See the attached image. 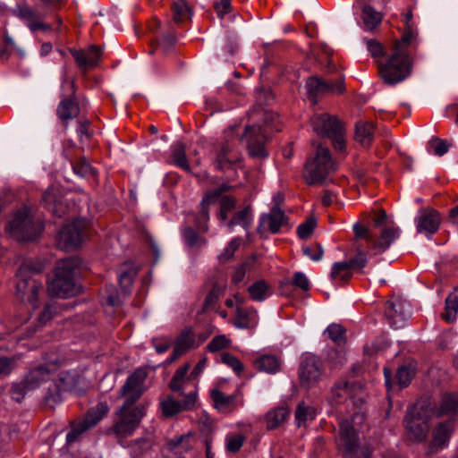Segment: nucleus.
Here are the masks:
<instances>
[{
  "mask_svg": "<svg viewBox=\"0 0 458 458\" xmlns=\"http://www.w3.org/2000/svg\"><path fill=\"white\" fill-rule=\"evenodd\" d=\"M182 237L190 248H201L207 243V239L199 235V233L191 226H186L182 230Z\"/></svg>",
  "mask_w": 458,
  "mask_h": 458,
  "instance_id": "37998d69",
  "label": "nucleus"
},
{
  "mask_svg": "<svg viewBox=\"0 0 458 458\" xmlns=\"http://www.w3.org/2000/svg\"><path fill=\"white\" fill-rule=\"evenodd\" d=\"M232 187L227 183H223L214 190L208 191L203 198L200 203V212L199 216L196 218V226L200 233H207L208 226L207 222L209 219L208 208L211 204H214L221 195L228 191Z\"/></svg>",
  "mask_w": 458,
  "mask_h": 458,
  "instance_id": "a211bd4d",
  "label": "nucleus"
},
{
  "mask_svg": "<svg viewBox=\"0 0 458 458\" xmlns=\"http://www.w3.org/2000/svg\"><path fill=\"white\" fill-rule=\"evenodd\" d=\"M415 38L416 33L413 31L411 25H408V27H405V32L401 39L395 40L392 48L397 51L403 50L404 53H408V47Z\"/></svg>",
  "mask_w": 458,
  "mask_h": 458,
  "instance_id": "de8ad7c7",
  "label": "nucleus"
},
{
  "mask_svg": "<svg viewBox=\"0 0 458 458\" xmlns=\"http://www.w3.org/2000/svg\"><path fill=\"white\" fill-rule=\"evenodd\" d=\"M232 187L227 183H223L214 190L208 191L203 198L200 203V212L199 216L196 218V226L200 233H207L208 226L207 222L209 219L208 208L211 204H214L221 195L228 191Z\"/></svg>",
  "mask_w": 458,
  "mask_h": 458,
  "instance_id": "6ab92c4d",
  "label": "nucleus"
},
{
  "mask_svg": "<svg viewBox=\"0 0 458 458\" xmlns=\"http://www.w3.org/2000/svg\"><path fill=\"white\" fill-rule=\"evenodd\" d=\"M190 369V364L186 363L180 367L174 374L169 387L173 392L183 395L185 386L192 379L191 376H186Z\"/></svg>",
  "mask_w": 458,
  "mask_h": 458,
  "instance_id": "7c9ffc66",
  "label": "nucleus"
},
{
  "mask_svg": "<svg viewBox=\"0 0 458 458\" xmlns=\"http://www.w3.org/2000/svg\"><path fill=\"white\" fill-rule=\"evenodd\" d=\"M290 414V411L285 407H277L267 413V428L275 429L283 424Z\"/></svg>",
  "mask_w": 458,
  "mask_h": 458,
  "instance_id": "473e14b6",
  "label": "nucleus"
},
{
  "mask_svg": "<svg viewBox=\"0 0 458 458\" xmlns=\"http://www.w3.org/2000/svg\"><path fill=\"white\" fill-rule=\"evenodd\" d=\"M256 368L269 374H274L280 369V361L276 356L264 355L257 359L254 362Z\"/></svg>",
  "mask_w": 458,
  "mask_h": 458,
  "instance_id": "4c0bfd02",
  "label": "nucleus"
},
{
  "mask_svg": "<svg viewBox=\"0 0 458 458\" xmlns=\"http://www.w3.org/2000/svg\"><path fill=\"white\" fill-rule=\"evenodd\" d=\"M225 289V285L215 283L213 284L212 289L208 293L207 297L205 298L203 306H202V312H206L208 310H211L215 308V305L216 301H218L219 297L223 294Z\"/></svg>",
  "mask_w": 458,
  "mask_h": 458,
  "instance_id": "79ce46f5",
  "label": "nucleus"
},
{
  "mask_svg": "<svg viewBox=\"0 0 458 458\" xmlns=\"http://www.w3.org/2000/svg\"><path fill=\"white\" fill-rule=\"evenodd\" d=\"M248 292L250 298L256 301H262L271 294L270 285L265 280H259L250 285Z\"/></svg>",
  "mask_w": 458,
  "mask_h": 458,
  "instance_id": "58836bf2",
  "label": "nucleus"
},
{
  "mask_svg": "<svg viewBox=\"0 0 458 458\" xmlns=\"http://www.w3.org/2000/svg\"><path fill=\"white\" fill-rule=\"evenodd\" d=\"M58 367V359L47 358L44 364L31 368L24 377L30 390H35L43 383H48L44 399L52 408L61 402V392L67 390L73 384V378L68 371L61 372L57 380L52 379Z\"/></svg>",
  "mask_w": 458,
  "mask_h": 458,
  "instance_id": "f03ea898",
  "label": "nucleus"
},
{
  "mask_svg": "<svg viewBox=\"0 0 458 458\" xmlns=\"http://www.w3.org/2000/svg\"><path fill=\"white\" fill-rule=\"evenodd\" d=\"M337 264H345L344 262H335L333 264L332 271L330 274L331 278L333 279H340L342 281H346L351 278L352 276V268L346 267L344 268L342 267H337Z\"/></svg>",
  "mask_w": 458,
  "mask_h": 458,
  "instance_id": "4d7b16f0",
  "label": "nucleus"
},
{
  "mask_svg": "<svg viewBox=\"0 0 458 458\" xmlns=\"http://www.w3.org/2000/svg\"><path fill=\"white\" fill-rule=\"evenodd\" d=\"M254 262H255V259H254V257H251V258L248 259L247 260H245L240 266L236 267L234 269V272L233 274V276H232L233 282L234 284L241 283L243 280V278L246 275V272L248 270H250V267L254 265Z\"/></svg>",
  "mask_w": 458,
  "mask_h": 458,
  "instance_id": "5fc2aeb1",
  "label": "nucleus"
},
{
  "mask_svg": "<svg viewBox=\"0 0 458 458\" xmlns=\"http://www.w3.org/2000/svg\"><path fill=\"white\" fill-rule=\"evenodd\" d=\"M61 100L56 107V115L62 124L67 125L68 122L78 117L81 112L79 103L75 98V83L69 80L64 71L62 78Z\"/></svg>",
  "mask_w": 458,
  "mask_h": 458,
  "instance_id": "9d476101",
  "label": "nucleus"
},
{
  "mask_svg": "<svg viewBox=\"0 0 458 458\" xmlns=\"http://www.w3.org/2000/svg\"><path fill=\"white\" fill-rule=\"evenodd\" d=\"M86 225L87 221L82 218L75 219L72 223L65 225L59 232L57 247L65 251L76 250L84 239Z\"/></svg>",
  "mask_w": 458,
  "mask_h": 458,
  "instance_id": "f8f14e48",
  "label": "nucleus"
},
{
  "mask_svg": "<svg viewBox=\"0 0 458 458\" xmlns=\"http://www.w3.org/2000/svg\"><path fill=\"white\" fill-rule=\"evenodd\" d=\"M364 414L355 413L352 419L339 422V434L335 439L336 446L344 458H369L371 449L367 445H360L353 424L361 423Z\"/></svg>",
  "mask_w": 458,
  "mask_h": 458,
  "instance_id": "39448f33",
  "label": "nucleus"
},
{
  "mask_svg": "<svg viewBox=\"0 0 458 458\" xmlns=\"http://www.w3.org/2000/svg\"><path fill=\"white\" fill-rule=\"evenodd\" d=\"M322 374V363L318 357L313 354L302 356L299 364V378L302 386L310 388L316 386Z\"/></svg>",
  "mask_w": 458,
  "mask_h": 458,
  "instance_id": "2eb2a0df",
  "label": "nucleus"
},
{
  "mask_svg": "<svg viewBox=\"0 0 458 458\" xmlns=\"http://www.w3.org/2000/svg\"><path fill=\"white\" fill-rule=\"evenodd\" d=\"M221 360L223 363L231 367L233 369V371L236 372L237 374H241L244 369V366L242 363V361L229 352L223 353L221 356Z\"/></svg>",
  "mask_w": 458,
  "mask_h": 458,
  "instance_id": "052dcab7",
  "label": "nucleus"
},
{
  "mask_svg": "<svg viewBox=\"0 0 458 458\" xmlns=\"http://www.w3.org/2000/svg\"><path fill=\"white\" fill-rule=\"evenodd\" d=\"M30 391H31L30 388L26 384V380L23 379L21 382L13 384L10 393L12 398L20 403Z\"/></svg>",
  "mask_w": 458,
  "mask_h": 458,
  "instance_id": "6e6d98bb",
  "label": "nucleus"
},
{
  "mask_svg": "<svg viewBox=\"0 0 458 458\" xmlns=\"http://www.w3.org/2000/svg\"><path fill=\"white\" fill-rule=\"evenodd\" d=\"M172 161L175 165L187 172H191V167L186 157V149L183 146L179 145L174 148L172 152Z\"/></svg>",
  "mask_w": 458,
  "mask_h": 458,
  "instance_id": "3c124183",
  "label": "nucleus"
},
{
  "mask_svg": "<svg viewBox=\"0 0 458 458\" xmlns=\"http://www.w3.org/2000/svg\"><path fill=\"white\" fill-rule=\"evenodd\" d=\"M90 123L89 120L80 122L77 129L79 140L81 142L93 140L92 132L89 130Z\"/></svg>",
  "mask_w": 458,
  "mask_h": 458,
  "instance_id": "338daca9",
  "label": "nucleus"
},
{
  "mask_svg": "<svg viewBox=\"0 0 458 458\" xmlns=\"http://www.w3.org/2000/svg\"><path fill=\"white\" fill-rule=\"evenodd\" d=\"M108 405L106 403H99L95 407L90 409L84 419L74 424L72 429L66 436V441L72 444L77 440V438L90 428L96 426L103 417L108 412Z\"/></svg>",
  "mask_w": 458,
  "mask_h": 458,
  "instance_id": "4468645a",
  "label": "nucleus"
},
{
  "mask_svg": "<svg viewBox=\"0 0 458 458\" xmlns=\"http://www.w3.org/2000/svg\"><path fill=\"white\" fill-rule=\"evenodd\" d=\"M414 375L415 371L411 365H403L398 369L395 377L401 387H406L411 382Z\"/></svg>",
  "mask_w": 458,
  "mask_h": 458,
  "instance_id": "8fccbe9b",
  "label": "nucleus"
},
{
  "mask_svg": "<svg viewBox=\"0 0 458 458\" xmlns=\"http://www.w3.org/2000/svg\"><path fill=\"white\" fill-rule=\"evenodd\" d=\"M257 311L248 310L242 306H237L235 326L239 328H250L257 325Z\"/></svg>",
  "mask_w": 458,
  "mask_h": 458,
  "instance_id": "2f4dec72",
  "label": "nucleus"
},
{
  "mask_svg": "<svg viewBox=\"0 0 458 458\" xmlns=\"http://www.w3.org/2000/svg\"><path fill=\"white\" fill-rule=\"evenodd\" d=\"M44 263L41 261H25L17 270L16 294L23 301H27L35 308L38 301V293L43 289V284L32 278L35 274L44 270Z\"/></svg>",
  "mask_w": 458,
  "mask_h": 458,
  "instance_id": "0eeeda50",
  "label": "nucleus"
},
{
  "mask_svg": "<svg viewBox=\"0 0 458 458\" xmlns=\"http://www.w3.org/2000/svg\"><path fill=\"white\" fill-rule=\"evenodd\" d=\"M241 160L242 155L234 145H222L216 156V167L221 171H226Z\"/></svg>",
  "mask_w": 458,
  "mask_h": 458,
  "instance_id": "393cba45",
  "label": "nucleus"
},
{
  "mask_svg": "<svg viewBox=\"0 0 458 458\" xmlns=\"http://www.w3.org/2000/svg\"><path fill=\"white\" fill-rule=\"evenodd\" d=\"M252 222L251 207L249 205L242 210L236 212L232 219L227 223V226L232 229L233 226L241 225L245 230H248Z\"/></svg>",
  "mask_w": 458,
  "mask_h": 458,
  "instance_id": "c9c22d12",
  "label": "nucleus"
},
{
  "mask_svg": "<svg viewBox=\"0 0 458 458\" xmlns=\"http://www.w3.org/2000/svg\"><path fill=\"white\" fill-rule=\"evenodd\" d=\"M57 313V305L54 301H50L46 303L44 310L41 311V313L38 316V321L41 324H47L48 321H50L54 316Z\"/></svg>",
  "mask_w": 458,
  "mask_h": 458,
  "instance_id": "e2e57ef3",
  "label": "nucleus"
},
{
  "mask_svg": "<svg viewBox=\"0 0 458 458\" xmlns=\"http://www.w3.org/2000/svg\"><path fill=\"white\" fill-rule=\"evenodd\" d=\"M362 21L366 30H373L382 21V13L377 12L372 6L366 4L362 8Z\"/></svg>",
  "mask_w": 458,
  "mask_h": 458,
  "instance_id": "72a5a7b5",
  "label": "nucleus"
},
{
  "mask_svg": "<svg viewBox=\"0 0 458 458\" xmlns=\"http://www.w3.org/2000/svg\"><path fill=\"white\" fill-rule=\"evenodd\" d=\"M313 131L324 139L344 143V130L341 123L327 113L316 114L311 117Z\"/></svg>",
  "mask_w": 458,
  "mask_h": 458,
  "instance_id": "9b49d317",
  "label": "nucleus"
},
{
  "mask_svg": "<svg viewBox=\"0 0 458 458\" xmlns=\"http://www.w3.org/2000/svg\"><path fill=\"white\" fill-rule=\"evenodd\" d=\"M147 375L144 369L138 368L127 377L120 390L119 395L124 398V402L116 412L118 419L112 428L114 434L119 439L132 435L146 414L144 404L135 407L133 405L144 393Z\"/></svg>",
  "mask_w": 458,
  "mask_h": 458,
  "instance_id": "f257e3e1",
  "label": "nucleus"
},
{
  "mask_svg": "<svg viewBox=\"0 0 458 458\" xmlns=\"http://www.w3.org/2000/svg\"><path fill=\"white\" fill-rule=\"evenodd\" d=\"M316 412L313 407L306 405L304 403L298 404L295 411V422L298 427L302 426L308 420L315 418Z\"/></svg>",
  "mask_w": 458,
  "mask_h": 458,
  "instance_id": "a18cd8bd",
  "label": "nucleus"
},
{
  "mask_svg": "<svg viewBox=\"0 0 458 458\" xmlns=\"http://www.w3.org/2000/svg\"><path fill=\"white\" fill-rule=\"evenodd\" d=\"M326 361L332 370L341 369L347 361L345 351L330 348L327 350Z\"/></svg>",
  "mask_w": 458,
  "mask_h": 458,
  "instance_id": "e433bc0d",
  "label": "nucleus"
},
{
  "mask_svg": "<svg viewBox=\"0 0 458 458\" xmlns=\"http://www.w3.org/2000/svg\"><path fill=\"white\" fill-rule=\"evenodd\" d=\"M273 95L269 89L260 88L257 89L256 99L258 105L249 111L248 115L254 123L263 119L265 128L262 130L259 124L246 125L242 132L240 133V127L235 125L231 127L227 133H236V140L247 143H265L271 140L270 133L267 128L272 126L276 115L261 108L262 105H268L273 100Z\"/></svg>",
  "mask_w": 458,
  "mask_h": 458,
  "instance_id": "7ed1b4c3",
  "label": "nucleus"
},
{
  "mask_svg": "<svg viewBox=\"0 0 458 458\" xmlns=\"http://www.w3.org/2000/svg\"><path fill=\"white\" fill-rule=\"evenodd\" d=\"M13 13L21 19L31 32H37L38 30L49 31L52 30V25L44 22L40 13L27 4H17Z\"/></svg>",
  "mask_w": 458,
  "mask_h": 458,
  "instance_id": "aec40b11",
  "label": "nucleus"
},
{
  "mask_svg": "<svg viewBox=\"0 0 458 458\" xmlns=\"http://www.w3.org/2000/svg\"><path fill=\"white\" fill-rule=\"evenodd\" d=\"M244 442V437L241 434L230 436L226 439V450L230 453H236L240 450Z\"/></svg>",
  "mask_w": 458,
  "mask_h": 458,
  "instance_id": "774afa93",
  "label": "nucleus"
},
{
  "mask_svg": "<svg viewBox=\"0 0 458 458\" xmlns=\"http://www.w3.org/2000/svg\"><path fill=\"white\" fill-rule=\"evenodd\" d=\"M69 51L78 67L83 71L96 66L102 55V50L95 45L90 46L87 49L70 48Z\"/></svg>",
  "mask_w": 458,
  "mask_h": 458,
  "instance_id": "4be33fe9",
  "label": "nucleus"
},
{
  "mask_svg": "<svg viewBox=\"0 0 458 458\" xmlns=\"http://www.w3.org/2000/svg\"><path fill=\"white\" fill-rule=\"evenodd\" d=\"M357 389H361V386L359 383L349 384L345 380H340L333 386L332 393L334 396L342 398L355 394Z\"/></svg>",
  "mask_w": 458,
  "mask_h": 458,
  "instance_id": "a19ab883",
  "label": "nucleus"
},
{
  "mask_svg": "<svg viewBox=\"0 0 458 458\" xmlns=\"http://www.w3.org/2000/svg\"><path fill=\"white\" fill-rule=\"evenodd\" d=\"M81 265V260L78 257H70L58 261L55 278L47 285L48 294L63 299L74 295L76 293L74 276Z\"/></svg>",
  "mask_w": 458,
  "mask_h": 458,
  "instance_id": "423d86ee",
  "label": "nucleus"
},
{
  "mask_svg": "<svg viewBox=\"0 0 458 458\" xmlns=\"http://www.w3.org/2000/svg\"><path fill=\"white\" fill-rule=\"evenodd\" d=\"M451 434V424L449 422L441 423L436 428L433 434L432 448L437 451L442 448L447 442Z\"/></svg>",
  "mask_w": 458,
  "mask_h": 458,
  "instance_id": "ea45409f",
  "label": "nucleus"
},
{
  "mask_svg": "<svg viewBox=\"0 0 458 458\" xmlns=\"http://www.w3.org/2000/svg\"><path fill=\"white\" fill-rule=\"evenodd\" d=\"M367 264V257L366 253L359 250L357 254L351 259L349 261H345V264H337V267H342L344 268L351 267L353 270H360L363 268Z\"/></svg>",
  "mask_w": 458,
  "mask_h": 458,
  "instance_id": "864d4df0",
  "label": "nucleus"
},
{
  "mask_svg": "<svg viewBox=\"0 0 458 458\" xmlns=\"http://www.w3.org/2000/svg\"><path fill=\"white\" fill-rule=\"evenodd\" d=\"M285 222V216L283 210L278 207H273L269 214L263 215L260 218V225L259 226V232L261 231V227L266 224L271 233H276L280 227Z\"/></svg>",
  "mask_w": 458,
  "mask_h": 458,
  "instance_id": "cd10ccee",
  "label": "nucleus"
},
{
  "mask_svg": "<svg viewBox=\"0 0 458 458\" xmlns=\"http://www.w3.org/2000/svg\"><path fill=\"white\" fill-rule=\"evenodd\" d=\"M385 313L394 329L403 327L406 319L410 317V312L405 310L404 303L400 299L388 301Z\"/></svg>",
  "mask_w": 458,
  "mask_h": 458,
  "instance_id": "5701e85b",
  "label": "nucleus"
},
{
  "mask_svg": "<svg viewBox=\"0 0 458 458\" xmlns=\"http://www.w3.org/2000/svg\"><path fill=\"white\" fill-rule=\"evenodd\" d=\"M404 421L411 439L420 442L426 438L429 430L428 416L426 411L413 410L407 413Z\"/></svg>",
  "mask_w": 458,
  "mask_h": 458,
  "instance_id": "dca6fc26",
  "label": "nucleus"
},
{
  "mask_svg": "<svg viewBox=\"0 0 458 458\" xmlns=\"http://www.w3.org/2000/svg\"><path fill=\"white\" fill-rule=\"evenodd\" d=\"M197 403V391L188 393L182 401H176L173 396H167L161 402L163 414L166 417L174 416L183 411H190Z\"/></svg>",
  "mask_w": 458,
  "mask_h": 458,
  "instance_id": "412c9836",
  "label": "nucleus"
},
{
  "mask_svg": "<svg viewBox=\"0 0 458 458\" xmlns=\"http://www.w3.org/2000/svg\"><path fill=\"white\" fill-rule=\"evenodd\" d=\"M324 335L338 345L344 344L346 342V331L340 324L329 325L324 331Z\"/></svg>",
  "mask_w": 458,
  "mask_h": 458,
  "instance_id": "c03bdc74",
  "label": "nucleus"
},
{
  "mask_svg": "<svg viewBox=\"0 0 458 458\" xmlns=\"http://www.w3.org/2000/svg\"><path fill=\"white\" fill-rule=\"evenodd\" d=\"M191 439V434L175 437L167 442V449L179 458H185V453L192 448Z\"/></svg>",
  "mask_w": 458,
  "mask_h": 458,
  "instance_id": "c85d7f7f",
  "label": "nucleus"
},
{
  "mask_svg": "<svg viewBox=\"0 0 458 458\" xmlns=\"http://www.w3.org/2000/svg\"><path fill=\"white\" fill-rule=\"evenodd\" d=\"M232 187L227 183H223L214 190L208 191L203 198L200 203V212L199 216L196 218V226L200 233H207L208 226L207 222L209 219L208 208L211 204H214L221 195L228 191Z\"/></svg>",
  "mask_w": 458,
  "mask_h": 458,
  "instance_id": "f3484780",
  "label": "nucleus"
},
{
  "mask_svg": "<svg viewBox=\"0 0 458 458\" xmlns=\"http://www.w3.org/2000/svg\"><path fill=\"white\" fill-rule=\"evenodd\" d=\"M194 344V337L191 330L183 331L177 338L174 348L183 354Z\"/></svg>",
  "mask_w": 458,
  "mask_h": 458,
  "instance_id": "603ef678",
  "label": "nucleus"
},
{
  "mask_svg": "<svg viewBox=\"0 0 458 458\" xmlns=\"http://www.w3.org/2000/svg\"><path fill=\"white\" fill-rule=\"evenodd\" d=\"M230 341L224 335H219L214 337L208 344L207 348L211 352H218L226 348Z\"/></svg>",
  "mask_w": 458,
  "mask_h": 458,
  "instance_id": "69168bd1",
  "label": "nucleus"
},
{
  "mask_svg": "<svg viewBox=\"0 0 458 458\" xmlns=\"http://www.w3.org/2000/svg\"><path fill=\"white\" fill-rule=\"evenodd\" d=\"M189 7L185 1L181 0L174 4V21L182 22L189 13Z\"/></svg>",
  "mask_w": 458,
  "mask_h": 458,
  "instance_id": "0e129e2a",
  "label": "nucleus"
},
{
  "mask_svg": "<svg viewBox=\"0 0 458 458\" xmlns=\"http://www.w3.org/2000/svg\"><path fill=\"white\" fill-rule=\"evenodd\" d=\"M316 226V220L312 217L308 218L297 228V234L300 239L305 240L310 236Z\"/></svg>",
  "mask_w": 458,
  "mask_h": 458,
  "instance_id": "680f3d73",
  "label": "nucleus"
},
{
  "mask_svg": "<svg viewBox=\"0 0 458 458\" xmlns=\"http://www.w3.org/2000/svg\"><path fill=\"white\" fill-rule=\"evenodd\" d=\"M42 200L47 206V208L57 217H62L64 215V208L62 202H56L54 194L48 190L43 196Z\"/></svg>",
  "mask_w": 458,
  "mask_h": 458,
  "instance_id": "49530a36",
  "label": "nucleus"
},
{
  "mask_svg": "<svg viewBox=\"0 0 458 458\" xmlns=\"http://www.w3.org/2000/svg\"><path fill=\"white\" fill-rule=\"evenodd\" d=\"M441 413L458 415V394H446L443 396Z\"/></svg>",
  "mask_w": 458,
  "mask_h": 458,
  "instance_id": "09e8293b",
  "label": "nucleus"
},
{
  "mask_svg": "<svg viewBox=\"0 0 458 458\" xmlns=\"http://www.w3.org/2000/svg\"><path fill=\"white\" fill-rule=\"evenodd\" d=\"M355 140L360 142L380 140V133L371 123L360 120L355 123Z\"/></svg>",
  "mask_w": 458,
  "mask_h": 458,
  "instance_id": "c756f323",
  "label": "nucleus"
},
{
  "mask_svg": "<svg viewBox=\"0 0 458 458\" xmlns=\"http://www.w3.org/2000/svg\"><path fill=\"white\" fill-rule=\"evenodd\" d=\"M441 217L439 213L433 209H420L417 218L416 229L419 233L434 234L439 228Z\"/></svg>",
  "mask_w": 458,
  "mask_h": 458,
  "instance_id": "b1692460",
  "label": "nucleus"
},
{
  "mask_svg": "<svg viewBox=\"0 0 458 458\" xmlns=\"http://www.w3.org/2000/svg\"><path fill=\"white\" fill-rule=\"evenodd\" d=\"M239 397V391H236L233 394H225L222 391L218 389H214L211 391V399L214 403V406L216 409L221 411H233L236 406Z\"/></svg>",
  "mask_w": 458,
  "mask_h": 458,
  "instance_id": "bb28decb",
  "label": "nucleus"
},
{
  "mask_svg": "<svg viewBox=\"0 0 458 458\" xmlns=\"http://www.w3.org/2000/svg\"><path fill=\"white\" fill-rule=\"evenodd\" d=\"M43 228L42 222L33 217L27 208L19 210L9 224L11 234L19 242L36 239Z\"/></svg>",
  "mask_w": 458,
  "mask_h": 458,
  "instance_id": "1a4fd4ad",
  "label": "nucleus"
},
{
  "mask_svg": "<svg viewBox=\"0 0 458 458\" xmlns=\"http://www.w3.org/2000/svg\"><path fill=\"white\" fill-rule=\"evenodd\" d=\"M337 169L338 165L330 148L327 145H317L306 159L302 177L308 185H323Z\"/></svg>",
  "mask_w": 458,
  "mask_h": 458,
  "instance_id": "20e7f679",
  "label": "nucleus"
},
{
  "mask_svg": "<svg viewBox=\"0 0 458 458\" xmlns=\"http://www.w3.org/2000/svg\"><path fill=\"white\" fill-rule=\"evenodd\" d=\"M306 89L312 104L317 103V98L318 97L327 94H342L345 90L342 77L335 81H325L318 77H310L307 80Z\"/></svg>",
  "mask_w": 458,
  "mask_h": 458,
  "instance_id": "ddd939ff",
  "label": "nucleus"
},
{
  "mask_svg": "<svg viewBox=\"0 0 458 458\" xmlns=\"http://www.w3.org/2000/svg\"><path fill=\"white\" fill-rule=\"evenodd\" d=\"M241 244V240L239 238H233L227 247L223 250V252L219 255L218 259L221 263H225L230 260L233 257L236 250L239 248Z\"/></svg>",
  "mask_w": 458,
  "mask_h": 458,
  "instance_id": "bf43d9fd",
  "label": "nucleus"
},
{
  "mask_svg": "<svg viewBox=\"0 0 458 458\" xmlns=\"http://www.w3.org/2000/svg\"><path fill=\"white\" fill-rule=\"evenodd\" d=\"M72 168L74 173L81 177L95 176L96 174L95 169L86 159H82L77 164L73 165Z\"/></svg>",
  "mask_w": 458,
  "mask_h": 458,
  "instance_id": "13d9d810",
  "label": "nucleus"
},
{
  "mask_svg": "<svg viewBox=\"0 0 458 458\" xmlns=\"http://www.w3.org/2000/svg\"><path fill=\"white\" fill-rule=\"evenodd\" d=\"M412 58L409 53L392 48L390 55L378 63L380 78L387 85H395L407 79L412 70Z\"/></svg>",
  "mask_w": 458,
  "mask_h": 458,
  "instance_id": "6e6552de",
  "label": "nucleus"
},
{
  "mask_svg": "<svg viewBox=\"0 0 458 458\" xmlns=\"http://www.w3.org/2000/svg\"><path fill=\"white\" fill-rule=\"evenodd\" d=\"M399 236V229L394 227H386L384 228L378 239L375 240L373 238L372 245L370 246V250L373 251L374 255L380 254L386 251L392 242Z\"/></svg>",
  "mask_w": 458,
  "mask_h": 458,
  "instance_id": "a878e982",
  "label": "nucleus"
},
{
  "mask_svg": "<svg viewBox=\"0 0 458 458\" xmlns=\"http://www.w3.org/2000/svg\"><path fill=\"white\" fill-rule=\"evenodd\" d=\"M445 312L442 318L447 322H453L456 319L458 313V287H455L445 299Z\"/></svg>",
  "mask_w": 458,
  "mask_h": 458,
  "instance_id": "f704fd0d",
  "label": "nucleus"
}]
</instances>
